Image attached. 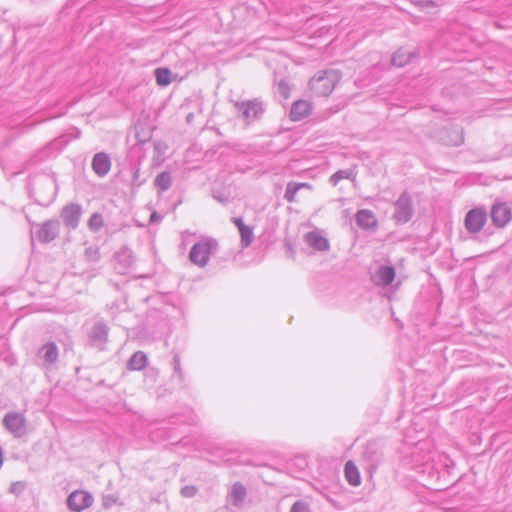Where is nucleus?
I'll return each mask as SVG.
<instances>
[{"label": "nucleus", "instance_id": "1", "mask_svg": "<svg viewBox=\"0 0 512 512\" xmlns=\"http://www.w3.org/2000/svg\"><path fill=\"white\" fill-rule=\"evenodd\" d=\"M217 249L218 243L215 239L203 237L191 247L189 260L194 265L203 268L208 264L210 256L214 254Z\"/></svg>", "mask_w": 512, "mask_h": 512}, {"label": "nucleus", "instance_id": "2", "mask_svg": "<svg viewBox=\"0 0 512 512\" xmlns=\"http://www.w3.org/2000/svg\"><path fill=\"white\" fill-rule=\"evenodd\" d=\"M340 81V74L336 70L323 71L313 77L309 82L310 90L320 97H326L332 93L336 84Z\"/></svg>", "mask_w": 512, "mask_h": 512}, {"label": "nucleus", "instance_id": "3", "mask_svg": "<svg viewBox=\"0 0 512 512\" xmlns=\"http://www.w3.org/2000/svg\"><path fill=\"white\" fill-rule=\"evenodd\" d=\"M382 445L373 440L369 441L363 448L361 461L364 468L372 475L383 461Z\"/></svg>", "mask_w": 512, "mask_h": 512}, {"label": "nucleus", "instance_id": "4", "mask_svg": "<svg viewBox=\"0 0 512 512\" xmlns=\"http://www.w3.org/2000/svg\"><path fill=\"white\" fill-rule=\"evenodd\" d=\"M414 214L413 199L409 192L403 191L394 202L393 220L397 224H406Z\"/></svg>", "mask_w": 512, "mask_h": 512}, {"label": "nucleus", "instance_id": "5", "mask_svg": "<svg viewBox=\"0 0 512 512\" xmlns=\"http://www.w3.org/2000/svg\"><path fill=\"white\" fill-rule=\"evenodd\" d=\"M2 423L14 438H22L27 434V419L21 412H7L3 417Z\"/></svg>", "mask_w": 512, "mask_h": 512}, {"label": "nucleus", "instance_id": "6", "mask_svg": "<svg viewBox=\"0 0 512 512\" xmlns=\"http://www.w3.org/2000/svg\"><path fill=\"white\" fill-rule=\"evenodd\" d=\"M238 115L247 123H251L261 117L264 112L263 103L257 99L235 102Z\"/></svg>", "mask_w": 512, "mask_h": 512}, {"label": "nucleus", "instance_id": "7", "mask_svg": "<svg viewBox=\"0 0 512 512\" xmlns=\"http://www.w3.org/2000/svg\"><path fill=\"white\" fill-rule=\"evenodd\" d=\"M487 221V211L484 207H476L467 212L464 220L466 230L470 234L479 233Z\"/></svg>", "mask_w": 512, "mask_h": 512}, {"label": "nucleus", "instance_id": "8", "mask_svg": "<svg viewBox=\"0 0 512 512\" xmlns=\"http://www.w3.org/2000/svg\"><path fill=\"white\" fill-rule=\"evenodd\" d=\"M490 215L494 226L504 228L512 220V209L506 202H495Z\"/></svg>", "mask_w": 512, "mask_h": 512}, {"label": "nucleus", "instance_id": "9", "mask_svg": "<svg viewBox=\"0 0 512 512\" xmlns=\"http://www.w3.org/2000/svg\"><path fill=\"white\" fill-rule=\"evenodd\" d=\"M93 496L84 490H76L67 497V506L73 512H81L93 504Z\"/></svg>", "mask_w": 512, "mask_h": 512}, {"label": "nucleus", "instance_id": "10", "mask_svg": "<svg viewBox=\"0 0 512 512\" xmlns=\"http://www.w3.org/2000/svg\"><path fill=\"white\" fill-rule=\"evenodd\" d=\"M115 269L119 274L125 275L128 273L130 268L133 266L135 259L133 252L128 247H122L115 253Z\"/></svg>", "mask_w": 512, "mask_h": 512}, {"label": "nucleus", "instance_id": "11", "mask_svg": "<svg viewBox=\"0 0 512 512\" xmlns=\"http://www.w3.org/2000/svg\"><path fill=\"white\" fill-rule=\"evenodd\" d=\"M81 214L82 208L77 203H70L61 210V218L64 224L70 229H76L78 227Z\"/></svg>", "mask_w": 512, "mask_h": 512}, {"label": "nucleus", "instance_id": "12", "mask_svg": "<svg viewBox=\"0 0 512 512\" xmlns=\"http://www.w3.org/2000/svg\"><path fill=\"white\" fill-rule=\"evenodd\" d=\"M109 328L103 322H97L93 325L89 333L90 344L99 350H103L107 342Z\"/></svg>", "mask_w": 512, "mask_h": 512}, {"label": "nucleus", "instance_id": "13", "mask_svg": "<svg viewBox=\"0 0 512 512\" xmlns=\"http://www.w3.org/2000/svg\"><path fill=\"white\" fill-rule=\"evenodd\" d=\"M59 221L51 219L45 221L37 231V238L40 242L48 243L54 240L59 234Z\"/></svg>", "mask_w": 512, "mask_h": 512}, {"label": "nucleus", "instance_id": "14", "mask_svg": "<svg viewBox=\"0 0 512 512\" xmlns=\"http://www.w3.org/2000/svg\"><path fill=\"white\" fill-rule=\"evenodd\" d=\"M92 169L97 176H106L111 169L110 156L105 152L96 153L92 159Z\"/></svg>", "mask_w": 512, "mask_h": 512}, {"label": "nucleus", "instance_id": "15", "mask_svg": "<svg viewBox=\"0 0 512 512\" xmlns=\"http://www.w3.org/2000/svg\"><path fill=\"white\" fill-rule=\"evenodd\" d=\"M305 243L312 249L320 252L328 251L330 244L327 238H325L319 231H311L304 236Z\"/></svg>", "mask_w": 512, "mask_h": 512}, {"label": "nucleus", "instance_id": "16", "mask_svg": "<svg viewBox=\"0 0 512 512\" xmlns=\"http://www.w3.org/2000/svg\"><path fill=\"white\" fill-rule=\"evenodd\" d=\"M38 357L43 361L44 366H50L54 364L59 357L57 345L54 342H48L44 344L38 350Z\"/></svg>", "mask_w": 512, "mask_h": 512}, {"label": "nucleus", "instance_id": "17", "mask_svg": "<svg viewBox=\"0 0 512 512\" xmlns=\"http://www.w3.org/2000/svg\"><path fill=\"white\" fill-rule=\"evenodd\" d=\"M232 222L235 224V226L238 228L239 234H240V243L242 248L249 247L254 239L253 229L252 227L244 224L242 218L240 217H233Z\"/></svg>", "mask_w": 512, "mask_h": 512}, {"label": "nucleus", "instance_id": "18", "mask_svg": "<svg viewBox=\"0 0 512 512\" xmlns=\"http://www.w3.org/2000/svg\"><path fill=\"white\" fill-rule=\"evenodd\" d=\"M356 224L364 230L374 229L377 227V219L374 213L368 209H361L355 215Z\"/></svg>", "mask_w": 512, "mask_h": 512}, {"label": "nucleus", "instance_id": "19", "mask_svg": "<svg viewBox=\"0 0 512 512\" xmlns=\"http://www.w3.org/2000/svg\"><path fill=\"white\" fill-rule=\"evenodd\" d=\"M444 133L445 135L440 136V140L445 145L459 146L464 142L463 129L460 126H452Z\"/></svg>", "mask_w": 512, "mask_h": 512}, {"label": "nucleus", "instance_id": "20", "mask_svg": "<svg viewBox=\"0 0 512 512\" xmlns=\"http://www.w3.org/2000/svg\"><path fill=\"white\" fill-rule=\"evenodd\" d=\"M395 278V269L392 266L382 265L375 274V283L377 285L388 286Z\"/></svg>", "mask_w": 512, "mask_h": 512}, {"label": "nucleus", "instance_id": "21", "mask_svg": "<svg viewBox=\"0 0 512 512\" xmlns=\"http://www.w3.org/2000/svg\"><path fill=\"white\" fill-rule=\"evenodd\" d=\"M344 476L346 481L351 486L357 487L361 484V475L359 469L352 460H349L345 463Z\"/></svg>", "mask_w": 512, "mask_h": 512}, {"label": "nucleus", "instance_id": "22", "mask_svg": "<svg viewBox=\"0 0 512 512\" xmlns=\"http://www.w3.org/2000/svg\"><path fill=\"white\" fill-rule=\"evenodd\" d=\"M311 111L309 102L305 100H297L293 103L290 110V117L293 121L301 120Z\"/></svg>", "mask_w": 512, "mask_h": 512}, {"label": "nucleus", "instance_id": "23", "mask_svg": "<svg viewBox=\"0 0 512 512\" xmlns=\"http://www.w3.org/2000/svg\"><path fill=\"white\" fill-rule=\"evenodd\" d=\"M229 496L234 506H240L246 497L245 486L239 482L234 483L229 493Z\"/></svg>", "mask_w": 512, "mask_h": 512}, {"label": "nucleus", "instance_id": "24", "mask_svg": "<svg viewBox=\"0 0 512 512\" xmlns=\"http://www.w3.org/2000/svg\"><path fill=\"white\" fill-rule=\"evenodd\" d=\"M147 365V356L142 351L135 352L128 361L129 370H142Z\"/></svg>", "mask_w": 512, "mask_h": 512}, {"label": "nucleus", "instance_id": "25", "mask_svg": "<svg viewBox=\"0 0 512 512\" xmlns=\"http://www.w3.org/2000/svg\"><path fill=\"white\" fill-rule=\"evenodd\" d=\"M301 188H310V185L307 183H296V182L288 183L287 187H286L285 194H284V199L289 203L295 202L296 194Z\"/></svg>", "mask_w": 512, "mask_h": 512}, {"label": "nucleus", "instance_id": "26", "mask_svg": "<svg viewBox=\"0 0 512 512\" xmlns=\"http://www.w3.org/2000/svg\"><path fill=\"white\" fill-rule=\"evenodd\" d=\"M411 56V53L406 49L400 48L393 54L391 63L396 67H403L410 62Z\"/></svg>", "mask_w": 512, "mask_h": 512}, {"label": "nucleus", "instance_id": "27", "mask_svg": "<svg viewBox=\"0 0 512 512\" xmlns=\"http://www.w3.org/2000/svg\"><path fill=\"white\" fill-rule=\"evenodd\" d=\"M154 184L159 191H167L172 185L171 174L167 171L161 172L156 176Z\"/></svg>", "mask_w": 512, "mask_h": 512}, {"label": "nucleus", "instance_id": "28", "mask_svg": "<svg viewBox=\"0 0 512 512\" xmlns=\"http://www.w3.org/2000/svg\"><path fill=\"white\" fill-rule=\"evenodd\" d=\"M156 83L159 86L165 87L171 83V71L168 68H157L154 71Z\"/></svg>", "mask_w": 512, "mask_h": 512}, {"label": "nucleus", "instance_id": "29", "mask_svg": "<svg viewBox=\"0 0 512 512\" xmlns=\"http://www.w3.org/2000/svg\"><path fill=\"white\" fill-rule=\"evenodd\" d=\"M352 177L351 170H338L331 175L329 181L333 186H336L343 179H350Z\"/></svg>", "mask_w": 512, "mask_h": 512}, {"label": "nucleus", "instance_id": "30", "mask_svg": "<svg viewBox=\"0 0 512 512\" xmlns=\"http://www.w3.org/2000/svg\"><path fill=\"white\" fill-rule=\"evenodd\" d=\"M103 226V218L99 213H94L88 220V227L91 231H98Z\"/></svg>", "mask_w": 512, "mask_h": 512}, {"label": "nucleus", "instance_id": "31", "mask_svg": "<svg viewBox=\"0 0 512 512\" xmlns=\"http://www.w3.org/2000/svg\"><path fill=\"white\" fill-rule=\"evenodd\" d=\"M173 369L175 375L178 377L180 381H182L184 378V373L181 368L180 357L178 354H175L173 357Z\"/></svg>", "mask_w": 512, "mask_h": 512}, {"label": "nucleus", "instance_id": "32", "mask_svg": "<svg viewBox=\"0 0 512 512\" xmlns=\"http://www.w3.org/2000/svg\"><path fill=\"white\" fill-rule=\"evenodd\" d=\"M290 512H310V508L306 502L298 500L291 506Z\"/></svg>", "mask_w": 512, "mask_h": 512}, {"label": "nucleus", "instance_id": "33", "mask_svg": "<svg viewBox=\"0 0 512 512\" xmlns=\"http://www.w3.org/2000/svg\"><path fill=\"white\" fill-rule=\"evenodd\" d=\"M85 254H86V257L88 258V260H90V261L97 262L100 259L99 251L96 248H93V247L87 248L85 251Z\"/></svg>", "mask_w": 512, "mask_h": 512}, {"label": "nucleus", "instance_id": "34", "mask_svg": "<svg viewBox=\"0 0 512 512\" xmlns=\"http://www.w3.org/2000/svg\"><path fill=\"white\" fill-rule=\"evenodd\" d=\"M277 90H278V93L284 98V99H287L289 97V94H290V89H289V86L287 85V83L285 81H280L278 83V87H277Z\"/></svg>", "mask_w": 512, "mask_h": 512}, {"label": "nucleus", "instance_id": "35", "mask_svg": "<svg viewBox=\"0 0 512 512\" xmlns=\"http://www.w3.org/2000/svg\"><path fill=\"white\" fill-rule=\"evenodd\" d=\"M197 493V488L192 485L184 486L181 489V495L186 498L194 497Z\"/></svg>", "mask_w": 512, "mask_h": 512}, {"label": "nucleus", "instance_id": "36", "mask_svg": "<svg viewBox=\"0 0 512 512\" xmlns=\"http://www.w3.org/2000/svg\"><path fill=\"white\" fill-rule=\"evenodd\" d=\"M24 490V484L21 482H15L10 486L9 491L12 494L19 495Z\"/></svg>", "mask_w": 512, "mask_h": 512}, {"label": "nucleus", "instance_id": "37", "mask_svg": "<svg viewBox=\"0 0 512 512\" xmlns=\"http://www.w3.org/2000/svg\"><path fill=\"white\" fill-rule=\"evenodd\" d=\"M161 220V217L156 213V212H153L150 216V222H156V221H160Z\"/></svg>", "mask_w": 512, "mask_h": 512}, {"label": "nucleus", "instance_id": "38", "mask_svg": "<svg viewBox=\"0 0 512 512\" xmlns=\"http://www.w3.org/2000/svg\"><path fill=\"white\" fill-rule=\"evenodd\" d=\"M104 505H105L106 507H108V506H110V505H111V503H109V498H108V497H107V498H105V500H104Z\"/></svg>", "mask_w": 512, "mask_h": 512}, {"label": "nucleus", "instance_id": "39", "mask_svg": "<svg viewBox=\"0 0 512 512\" xmlns=\"http://www.w3.org/2000/svg\"><path fill=\"white\" fill-rule=\"evenodd\" d=\"M193 118V114L190 113L188 116H187V122H190Z\"/></svg>", "mask_w": 512, "mask_h": 512}, {"label": "nucleus", "instance_id": "40", "mask_svg": "<svg viewBox=\"0 0 512 512\" xmlns=\"http://www.w3.org/2000/svg\"><path fill=\"white\" fill-rule=\"evenodd\" d=\"M216 198V196H214ZM217 199L220 201V202H223L224 200L222 199V196H219V198L217 197Z\"/></svg>", "mask_w": 512, "mask_h": 512}, {"label": "nucleus", "instance_id": "41", "mask_svg": "<svg viewBox=\"0 0 512 512\" xmlns=\"http://www.w3.org/2000/svg\"><path fill=\"white\" fill-rule=\"evenodd\" d=\"M216 198V196H214ZM217 199L220 201V202H223L224 200L222 199V196H219V198L217 197Z\"/></svg>", "mask_w": 512, "mask_h": 512}]
</instances>
